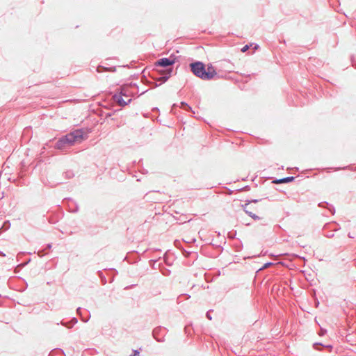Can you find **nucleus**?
<instances>
[{"label":"nucleus","instance_id":"obj_8","mask_svg":"<svg viewBox=\"0 0 356 356\" xmlns=\"http://www.w3.org/2000/svg\"><path fill=\"white\" fill-rule=\"evenodd\" d=\"M139 355V352L138 350H134V354L133 356H137Z\"/></svg>","mask_w":356,"mask_h":356},{"label":"nucleus","instance_id":"obj_4","mask_svg":"<svg viewBox=\"0 0 356 356\" xmlns=\"http://www.w3.org/2000/svg\"><path fill=\"white\" fill-rule=\"evenodd\" d=\"M174 63H175V60L173 59L163 58L159 60L156 64L159 66L167 67V66L172 65Z\"/></svg>","mask_w":356,"mask_h":356},{"label":"nucleus","instance_id":"obj_2","mask_svg":"<svg viewBox=\"0 0 356 356\" xmlns=\"http://www.w3.org/2000/svg\"><path fill=\"white\" fill-rule=\"evenodd\" d=\"M191 68L195 75L203 80H209L216 75L214 67L210 65L205 69L204 65L201 62H196L191 64Z\"/></svg>","mask_w":356,"mask_h":356},{"label":"nucleus","instance_id":"obj_6","mask_svg":"<svg viewBox=\"0 0 356 356\" xmlns=\"http://www.w3.org/2000/svg\"><path fill=\"white\" fill-rule=\"evenodd\" d=\"M247 213H249V215L252 217L253 218H259L258 216H256L255 214L252 213L251 211H249L248 210L246 211Z\"/></svg>","mask_w":356,"mask_h":356},{"label":"nucleus","instance_id":"obj_3","mask_svg":"<svg viewBox=\"0 0 356 356\" xmlns=\"http://www.w3.org/2000/svg\"><path fill=\"white\" fill-rule=\"evenodd\" d=\"M129 86L123 87L118 94L114 95V99L120 106H124L131 102V92Z\"/></svg>","mask_w":356,"mask_h":356},{"label":"nucleus","instance_id":"obj_5","mask_svg":"<svg viewBox=\"0 0 356 356\" xmlns=\"http://www.w3.org/2000/svg\"><path fill=\"white\" fill-rule=\"evenodd\" d=\"M293 179H294L293 177H288L286 178L275 180L273 182L275 184L288 183V182L293 181Z\"/></svg>","mask_w":356,"mask_h":356},{"label":"nucleus","instance_id":"obj_1","mask_svg":"<svg viewBox=\"0 0 356 356\" xmlns=\"http://www.w3.org/2000/svg\"><path fill=\"white\" fill-rule=\"evenodd\" d=\"M86 138L81 130H75L60 138L56 145V148L63 149L76 144H79Z\"/></svg>","mask_w":356,"mask_h":356},{"label":"nucleus","instance_id":"obj_7","mask_svg":"<svg viewBox=\"0 0 356 356\" xmlns=\"http://www.w3.org/2000/svg\"><path fill=\"white\" fill-rule=\"evenodd\" d=\"M250 45H245L241 49L242 52H245L248 49H249Z\"/></svg>","mask_w":356,"mask_h":356}]
</instances>
